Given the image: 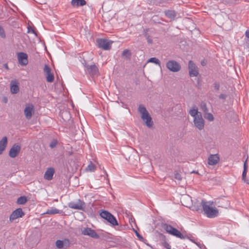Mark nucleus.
Here are the masks:
<instances>
[{
	"label": "nucleus",
	"instance_id": "f257e3e1",
	"mask_svg": "<svg viewBox=\"0 0 249 249\" xmlns=\"http://www.w3.org/2000/svg\"><path fill=\"white\" fill-rule=\"evenodd\" d=\"M204 214L208 218H213L219 215L218 210L214 206L213 201L202 200L201 202Z\"/></svg>",
	"mask_w": 249,
	"mask_h": 249
},
{
	"label": "nucleus",
	"instance_id": "f03ea898",
	"mask_svg": "<svg viewBox=\"0 0 249 249\" xmlns=\"http://www.w3.org/2000/svg\"><path fill=\"white\" fill-rule=\"evenodd\" d=\"M190 115L194 118V123L195 126L199 130H202L204 126V120L201 112L198 111L197 108L193 107L189 111Z\"/></svg>",
	"mask_w": 249,
	"mask_h": 249
},
{
	"label": "nucleus",
	"instance_id": "7ed1b4c3",
	"mask_svg": "<svg viewBox=\"0 0 249 249\" xmlns=\"http://www.w3.org/2000/svg\"><path fill=\"white\" fill-rule=\"evenodd\" d=\"M139 112L141 114L142 120L145 123L146 126L148 127H151L153 125V122L149 113L146 109L145 107L142 106L140 105L138 108Z\"/></svg>",
	"mask_w": 249,
	"mask_h": 249
},
{
	"label": "nucleus",
	"instance_id": "20e7f679",
	"mask_svg": "<svg viewBox=\"0 0 249 249\" xmlns=\"http://www.w3.org/2000/svg\"><path fill=\"white\" fill-rule=\"evenodd\" d=\"M163 228L165 231L169 234H171L181 239H184L185 238L184 236L182 233H181L180 231L174 228L170 225L167 224H164Z\"/></svg>",
	"mask_w": 249,
	"mask_h": 249
},
{
	"label": "nucleus",
	"instance_id": "39448f33",
	"mask_svg": "<svg viewBox=\"0 0 249 249\" xmlns=\"http://www.w3.org/2000/svg\"><path fill=\"white\" fill-rule=\"evenodd\" d=\"M100 215L102 218L106 219L112 225L116 226L118 225L117 221L115 217L108 212L103 211L100 213Z\"/></svg>",
	"mask_w": 249,
	"mask_h": 249
},
{
	"label": "nucleus",
	"instance_id": "423d86ee",
	"mask_svg": "<svg viewBox=\"0 0 249 249\" xmlns=\"http://www.w3.org/2000/svg\"><path fill=\"white\" fill-rule=\"evenodd\" d=\"M100 215L102 218L106 219L112 225L116 226L118 225L117 221L115 217L108 212L103 211L100 213Z\"/></svg>",
	"mask_w": 249,
	"mask_h": 249
},
{
	"label": "nucleus",
	"instance_id": "0eeeda50",
	"mask_svg": "<svg viewBox=\"0 0 249 249\" xmlns=\"http://www.w3.org/2000/svg\"><path fill=\"white\" fill-rule=\"evenodd\" d=\"M97 43L99 48L105 50H108L111 48L113 41L104 38H100L97 40Z\"/></svg>",
	"mask_w": 249,
	"mask_h": 249
},
{
	"label": "nucleus",
	"instance_id": "6e6552de",
	"mask_svg": "<svg viewBox=\"0 0 249 249\" xmlns=\"http://www.w3.org/2000/svg\"><path fill=\"white\" fill-rule=\"evenodd\" d=\"M69 208L75 210H83L85 208V203L80 199L76 202H71L68 204Z\"/></svg>",
	"mask_w": 249,
	"mask_h": 249
},
{
	"label": "nucleus",
	"instance_id": "1a4fd4ad",
	"mask_svg": "<svg viewBox=\"0 0 249 249\" xmlns=\"http://www.w3.org/2000/svg\"><path fill=\"white\" fill-rule=\"evenodd\" d=\"M166 67L173 72H177L180 69V65L174 60L169 61L166 64Z\"/></svg>",
	"mask_w": 249,
	"mask_h": 249
},
{
	"label": "nucleus",
	"instance_id": "9d476101",
	"mask_svg": "<svg viewBox=\"0 0 249 249\" xmlns=\"http://www.w3.org/2000/svg\"><path fill=\"white\" fill-rule=\"evenodd\" d=\"M24 214L25 213L21 208L17 209L10 215L9 220L10 221H13L18 218L23 217Z\"/></svg>",
	"mask_w": 249,
	"mask_h": 249
},
{
	"label": "nucleus",
	"instance_id": "9b49d317",
	"mask_svg": "<svg viewBox=\"0 0 249 249\" xmlns=\"http://www.w3.org/2000/svg\"><path fill=\"white\" fill-rule=\"evenodd\" d=\"M19 63L22 66H26L28 63V55L26 53L20 52L17 54Z\"/></svg>",
	"mask_w": 249,
	"mask_h": 249
},
{
	"label": "nucleus",
	"instance_id": "f8f14e48",
	"mask_svg": "<svg viewBox=\"0 0 249 249\" xmlns=\"http://www.w3.org/2000/svg\"><path fill=\"white\" fill-rule=\"evenodd\" d=\"M44 71L46 74L47 82L50 83L53 82L54 80L53 74L51 72V69L47 65H45Z\"/></svg>",
	"mask_w": 249,
	"mask_h": 249
},
{
	"label": "nucleus",
	"instance_id": "ddd939ff",
	"mask_svg": "<svg viewBox=\"0 0 249 249\" xmlns=\"http://www.w3.org/2000/svg\"><path fill=\"white\" fill-rule=\"evenodd\" d=\"M34 112V107L31 104H27L24 109V114L28 119L31 118L32 114Z\"/></svg>",
	"mask_w": 249,
	"mask_h": 249
},
{
	"label": "nucleus",
	"instance_id": "4468645a",
	"mask_svg": "<svg viewBox=\"0 0 249 249\" xmlns=\"http://www.w3.org/2000/svg\"><path fill=\"white\" fill-rule=\"evenodd\" d=\"M188 67L189 70V74L191 76H196L198 75V71L197 68L196 66L193 61H190L189 62Z\"/></svg>",
	"mask_w": 249,
	"mask_h": 249
},
{
	"label": "nucleus",
	"instance_id": "2eb2a0df",
	"mask_svg": "<svg viewBox=\"0 0 249 249\" xmlns=\"http://www.w3.org/2000/svg\"><path fill=\"white\" fill-rule=\"evenodd\" d=\"M219 160L220 158L218 154H211L208 159V163L210 165H215L218 163Z\"/></svg>",
	"mask_w": 249,
	"mask_h": 249
},
{
	"label": "nucleus",
	"instance_id": "dca6fc26",
	"mask_svg": "<svg viewBox=\"0 0 249 249\" xmlns=\"http://www.w3.org/2000/svg\"><path fill=\"white\" fill-rule=\"evenodd\" d=\"M82 234L85 235H89L94 238H99V235L95 231L89 228L84 229L82 231Z\"/></svg>",
	"mask_w": 249,
	"mask_h": 249
},
{
	"label": "nucleus",
	"instance_id": "f3484780",
	"mask_svg": "<svg viewBox=\"0 0 249 249\" xmlns=\"http://www.w3.org/2000/svg\"><path fill=\"white\" fill-rule=\"evenodd\" d=\"M20 150V147L18 145L14 144L10 149L9 156L11 158H15L18 156Z\"/></svg>",
	"mask_w": 249,
	"mask_h": 249
},
{
	"label": "nucleus",
	"instance_id": "a211bd4d",
	"mask_svg": "<svg viewBox=\"0 0 249 249\" xmlns=\"http://www.w3.org/2000/svg\"><path fill=\"white\" fill-rule=\"evenodd\" d=\"M54 172L55 171L53 168L51 167L48 168L44 174V178L48 180H52L53 178Z\"/></svg>",
	"mask_w": 249,
	"mask_h": 249
},
{
	"label": "nucleus",
	"instance_id": "6ab92c4d",
	"mask_svg": "<svg viewBox=\"0 0 249 249\" xmlns=\"http://www.w3.org/2000/svg\"><path fill=\"white\" fill-rule=\"evenodd\" d=\"M55 245L59 249L67 248L70 245V242L69 240L66 239L63 240H58L56 241Z\"/></svg>",
	"mask_w": 249,
	"mask_h": 249
},
{
	"label": "nucleus",
	"instance_id": "aec40b11",
	"mask_svg": "<svg viewBox=\"0 0 249 249\" xmlns=\"http://www.w3.org/2000/svg\"><path fill=\"white\" fill-rule=\"evenodd\" d=\"M10 90L12 93H17L19 91L18 83L16 81H12L11 83Z\"/></svg>",
	"mask_w": 249,
	"mask_h": 249
},
{
	"label": "nucleus",
	"instance_id": "412c9836",
	"mask_svg": "<svg viewBox=\"0 0 249 249\" xmlns=\"http://www.w3.org/2000/svg\"><path fill=\"white\" fill-rule=\"evenodd\" d=\"M71 4L73 6H82L86 5V2L85 0H71Z\"/></svg>",
	"mask_w": 249,
	"mask_h": 249
},
{
	"label": "nucleus",
	"instance_id": "4be33fe9",
	"mask_svg": "<svg viewBox=\"0 0 249 249\" xmlns=\"http://www.w3.org/2000/svg\"><path fill=\"white\" fill-rule=\"evenodd\" d=\"M7 144V138L6 137H4L0 141V150L2 152L5 150Z\"/></svg>",
	"mask_w": 249,
	"mask_h": 249
},
{
	"label": "nucleus",
	"instance_id": "5701e85b",
	"mask_svg": "<svg viewBox=\"0 0 249 249\" xmlns=\"http://www.w3.org/2000/svg\"><path fill=\"white\" fill-rule=\"evenodd\" d=\"M89 73L91 75H96L98 72V68L95 65H91L88 68Z\"/></svg>",
	"mask_w": 249,
	"mask_h": 249
},
{
	"label": "nucleus",
	"instance_id": "b1692460",
	"mask_svg": "<svg viewBox=\"0 0 249 249\" xmlns=\"http://www.w3.org/2000/svg\"><path fill=\"white\" fill-rule=\"evenodd\" d=\"M60 213V211L54 207H52L49 209H48L45 213L48 214H55L57 213Z\"/></svg>",
	"mask_w": 249,
	"mask_h": 249
},
{
	"label": "nucleus",
	"instance_id": "393cba45",
	"mask_svg": "<svg viewBox=\"0 0 249 249\" xmlns=\"http://www.w3.org/2000/svg\"><path fill=\"white\" fill-rule=\"evenodd\" d=\"M27 201V199L26 196H22L19 197L17 200V203L20 205L24 204Z\"/></svg>",
	"mask_w": 249,
	"mask_h": 249
},
{
	"label": "nucleus",
	"instance_id": "a878e982",
	"mask_svg": "<svg viewBox=\"0 0 249 249\" xmlns=\"http://www.w3.org/2000/svg\"><path fill=\"white\" fill-rule=\"evenodd\" d=\"M165 15L167 17H168L170 18H175L176 16L175 12L173 11H171V10H168V11H166L165 12Z\"/></svg>",
	"mask_w": 249,
	"mask_h": 249
},
{
	"label": "nucleus",
	"instance_id": "bb28decb",
	"mask_svg": "<svg viewBox=\"0 0 249 249\" xmlns=\"http://www.w3.org/2000/svg\"><path fill=\"white\" fill-rule=\"evenodd\" d=\"M96 167L95 164L90 163L88 165L86 168V170L89 172H93L95 170Z\"/></svg>",
	"mask_w": 249,
	"mask_h": 249
},
{
	"label": "nucleus",
	"instance_id": "cd10ccee",
	"mask_svg": "<svg viewBox=\"0 0 249 249\" xmlns=\"http://www.w3.org/2000/svg\"><path fill=\"white\" fill-rule=\"evenodd\" d=\"M148 63L149 62H152L154 63L155 64H158L159 66H160V62L158 59L156 58V57H152L150 58L147 61Z\"/></svg>",
	"mask_w": 249,
	"mask_h": 249
},
{
	"label": "nucleus",
	"instance_id": "c85d7f7f",
	"mask_svg": "<svg viewBox=\"0 0 249 249\" xmlns=\"http://www.w3.org/2000/svg\"><path fill=\"white\" fill-rule=\"evenodd\" d=\"M123 56L126 57H130L131 55L130 51L129 50H124L122 53Z\"/></svg>",
	"mask_w": 249,
	"mask_h": 249
},
{
	"label": "nucleus",
	"instance_id": "c756f323",
	"mask_svg": "<svg viewBox=\"0 0 249 249\" xmlns=\"http://www.w3.org/2000/svg\"><path fill=\"white\" fill-rule=\"evenodd\" d=\"M205 118L208 120L210 121H212L213 120L214 118L213 117V115L211 113H207L206 114Z\"/></svg>",
	"mask_w": 249,
	"mask_h": 249
},
{
	"label": "nucleus",
	"instance_id": "7c9ffc66",
	"mask_svg": "<svg viewBox=\"0 0 249 249\" xmlns=\"http://www.w3.org/2000/svg\"><path fill=\"white\" fill-rule=\"evenodd\" d=\"M57 142L56 140H53L50 144V146L52 148H53L56 146Z\"/></svg>",
	"mask_w": 249,
	"mask_h": 249
},
{
	"label": "nucleus",
	"instance_id": "2f4dec72",
	"mask_svg": "<svg viewBox=\"0 0 249 249\" xmlns=\"http://www.w3.org/2000/svg\"><path fill=\"white\" fill-rule=\"evenodd\" d=\"M175 178L176 179L178 180H181V179H182V177H181V175L178 173H177L175 174Z\"/></svg>",
	"mask_w": 249,
	"mask_h": 249
},
{
	"label": "nucleus",
	"instance_id": "473e14b6",
	"mask_svg": "<svg viewBox=\"0 0 249 249\" xmlns=\"http://www.w3.org/2000/svg\"><path fill=\"white\" fill-rule=\"evenodd\" d=\"M247 173V170H244L242 174V179L245 182H246V177Z\"/></svg>",
	"mask_w": 249,
	"mask_h": 249
},
{
	"label": "nucleus",
	"instance_id": "72a5a7b5",
	"mask_svg": "<svg viewBox=\"0 0 249 249\" xmlns=\"http://www.w3.org/2000/svg\"><path fill=\"white\" fill-rule=\"evenodd\" d=\"M0 36L2 37H4L5 36L4 30L0 27Z\"/></svg>",
	"mask_w": 249,
	"mask_h": 249
},
{
	"label": "nucleus",
	"instance_id": "f704fd0d",
	"mask_svg": "<svg viewBox=\"0 0 249 249\" xmlns=\"http://www.w3.org/2000/svg\"><path fill=\"white\" fill-rule=\"evenodd\" d=\"M248 169V164H247V160L245 161L244 164V170H247Z\"/></svg>",
	"mask_w": 249,
	"mask_h": 249
},
{
	"label": "nucleus",
	"instance_id": "c9c22d12",
	"mask_svg": "<svg viewBox=\"0 0 249 249\" xmlns=\"http://www.w3.org/2000/svg\"><path fill=\"white\" fill-rule=\"evenodd\" d=\"M246 36L249 38V30H247L246 32Z\"/></svg>",
	"mask_w": 249,
	"mask_h": 249
},
{
	"label": "nucleus",
	"instance_id": "e433bc0d",
	"mask_svg": "<svg viewBox=\"0 0 249 249\" xmlns=\"http://www.w3.org/2000/svg\"><path fill=\"white\" fill-rule=\"evenodd\" d=\"M191 241H192V242H193L194 243H195V244H196L197 246H198L199 247H200V248L201 247V246H201L200 243H196V242H195L194 241H193V240H191Z\"/></svg>",
	"mask_w": 249,
	"mask_h": 249
},
{
	"label": "nucleus",
	"instance_id": "4c0bfd02",
	"mask_svg": "<svg viewBox=\"0 0 249 249\" xmlns=\"http://www.w3.org/2000/svg\"><path fill=\"white\" fill-rule=\"evenodd\" d=\"M165 247L167 249H171V246H170L168 244H166L165 245Z\"/></svg>",
	"mask_w": 249,
	"mask_h": 249
},
{
	"label": "nucleus",
	"instance_id": "58836bf2",
	"mask_svg": "<svg viewBox=\"0 0 249 249\" xmlns=\"http://www.w3.org/2000/svg\"><path fill=\"white\" fill-rule=\"evenodd\" d=\"M3 102H4V103H7V98H6V97H4V98H3Z\"/></svg>",
	"mask_w": 249,
	"mask_h": 249
},
{
	"label": "nucleus",
	"instance_id": "ea45409f",
	"mask_svg": "<svg viewBox=\"0 0 249 249\" xmlns=\"http://www.w3.org/2000/svg\"><path fill=\"white\" fill-rule=\"evenodd\" d=\"M201 64L202 65H204L205 64V63L204 62V61H201Z\"/></svg>",
	"mask_w": 249,
	"mask_h": 249
},
{
	"label": "nucleus",
	"instance_id": "a19ab883",
	"mask_svg": "<svg viewBox=\"0 0 249 249\" xmlns=\"http://www.w3.org/2000/svg\"><path fill=\"white\" fill-rule=\"evenodd\" d=\"M184 199H190V198L189 197V196H186L185 197V198H184Z\"/></svg>",
	"mask_w": 249,
	"mask_h": 249
},
{
	"label": "nucleus",
	"instance_id": "79ce46f5",
	"mask_svg": "<svg viewBox=\"0 0 249 249\" xmlns=\"http://www.w3.org/2000/svg\"><path fill=\"white\" fill-rule=\"evenodd\" d=\"M29 32H30V31H29ZM31 32L34 33V31L33 30H31Z\"/></svg>",
	"mask_w": 249,
	"mask_h": 249
},
{
	"label": "nucleus",
	"instance_id": "37998d69",
	"mask_svg": "<svg viewBox=\"0 0 249 249\" xmlns=\"http://www.w3.org/2000/svg\"><path fill=\"white\" fill-rule=\"evenodd\" d=\"M183 204V205H184L186 207H189V206H188L187 204Z\"/></svg>",
	"mask_w": 249,
	"mask_h": 249
}]
</instances>
